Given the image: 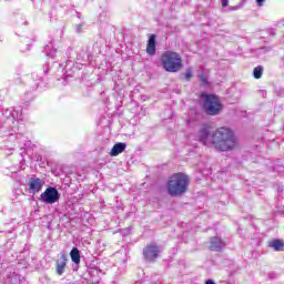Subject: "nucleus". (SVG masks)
<instances>
[{
	"instance_id": "obj_25",
	"label": "nucleus",
	"mask_w": 284,
	"mask_h": 284,
	"mask_svg": "<svg viewBox=\"0 0 284 284\" xmlns=\"http://www.w3.org/2000/svg\"><path fill=\"white\" fill-rule=\"evenodd\" d=\"M204 284H216V282L214 280H206Z\"/></svg>"
},
{
	"instance_id": "obj_18",
	"label": "nucleus",
	"mask_w": 284,
	"mask_h": 284,
	"mask_svg": "<svg viewBox=\"0 0 284 284\" xmlns=\"http://www.w3.org/2000/svg\"><path fill=\"white\" fill-rule=\"evenodd\" d=\"M254 79H261L263 77V67L258 65L253 70Z\"/></svg>"
},
{
	"instance_id": "obj_6",
	"label": "nucleus",
	"mask_w": 284,
	"mask_h": 284,
	"mask_svg": "<svg viewBox=\"0 0 284 284\" xmlns=\"http://www.w3.org/2000/svg\"><path fill=\"white\" fill-rule=\"evenodd\" d=\"M80 69L77 67L74 61L68 60L64 63L54 62L52 68L49 70L51 71L50 74H58V77H63V79H68V77H72L74 74V70Z\"/></svg>"
},
{
	"instance_id": "obj_12",
	"label": "nucleus",
	"mask_w": 284,
	"mask_h": 284,
	"mask_svg": "<svg viewBox=\"0 0 284 284\" xmlns=\"http://www.w3.org/2000/svg\"><path fill=\"white\" fill-rule=\"evenodd\" d=\"M223 247H225V242L223 240H221V237L215 236V237L211 239L210 250L212 252H221V250H223Z\"/></svg>"
},
{
	"instance_id": "obj_17",
	"label": "nucleus",
	"mask_w": 284,
	"mask_h": 284,
	"mask_svg": "<svg viewBox=\"0 0 284 284\" xmlns=\"http://www.w3.org/2000/svg\"><path fill=\"white\" fill-rule=\"evenodd\" d=\"M71 261L75 263V265H79L81 263V253L79 252V248L73 247L70 252Z\"/></svg>"
},
{
	"instance_id": "obj_21",
	"label": "nucleus",
	"mask_w": 284,
	"mask_h": 284,
	"mask_svg": "<svg viewBox=\"0 0 284 284\" xmlns=\"http://www.w3.org/2000/svg\"><path fill=\"white\" fill-rule=\"evenodd\" d=\"M83 26H84L83 23L77 24L75 26V31L77 32H83Z\"/></svg>"
},
{
	"instance_id": "obj_1",
	"label": "nucleus",
	"mask_w": 284,
	"mask_h": 284,
	"mask_svg": "<svg viewBox=\"0 0 284 284\" xmlns=\"http://www.w3.org/2000/svg\"><path fill=\"white\" fill-rule=\"evenodd\" d=\"M23 112L14 108L3 110L0 114V150L10 156L17 148L23 152L31 148L32 141L21 134Z\"/></svg>"
},
{
	"instance_id": "obj_22",
	"label": "nucleus",
	"mask_w": 284,
	"mask_h": 284,
	"mask_svg": "<svg viewBox=\"0 0 284 284\" xmlns=\"http://www.w3.org/2000/svg\"><path fill=\"white\" fill-rule=\"evenodd\" d=\"M230 0H222V8H227Z\"/></svg>"
},
{
	"instance_id": "obj_23",
	"label": "nucleus",
	"mask_w": 284,
	"mask_h": 284,
	"mask_svg": "<svg viewBox=\"0 0 284 284\" xmlns=\"http://www.w3.org/2000/svg\"><path fill=\"white\" fill-rule=\"evenodd\" d=\"M257 6L261 8L263 3H265V0H256Z\"/></svg>"
},
{
	"instance_id": "obj_8",
	"label": "nucleus",
	"mask_w": 284,
	"mask_h": 284,
	"mask_svg": "<svg viewBox=\"0 0 284 284\" xmlns=\"http://www.w3.org/2000/svg\"><path fill=\"white\" fill-rule=\"evenodd\" d=\"M60 199L61 193H59V190L54 186L47 187L45 191L40 194V200L42 203H45V205H54V203H59Z\"/></svg>"
},
{
	"instance_id": "obj_9",
	"label": "nucleus",
	"mask_w": 284,
	"mask_h": 284,
	"mask_svg": "<svg viewBox=\"0 0 284 284\" xmlns=\"http://www.w3.org/2000/svg\"><path fill=\"white\" fill-rule=\"evenodd\" d=\"M43 185H45V181L43 179L37 178V175H32L28 180L29 194H39V192L43 190Z\"/></svg>"
},
{
	"instance_id": "obj_14",
	"label": "nucleus",
	"mask_w": 284,
	"mask_h": 284,
	"mask_svg": "<svg viewBox=\"0 0 284 284\" xmlns=\"http://www.w3.org/2000/svg\"><path fill=\"white\" fill-rule=\"evenodd\" d=\"M268 247L274 250V252H284V241L281 239H275L268 243Z\"/></svg>"
},
{
	"instance_id": "obj_16",
	"label": "nucleus",
	"mask_w": 284,
	"mask_h": 284,
	"mask_svg": "<svg viewBox=\"0 0 284 284\" xmlns=\"http://www.w3.org/2000/svg\"><path fill=\"white\" fill-rule=\"evenodd\" d=\"M126 144L123 142H118L110 152L111 156H119V154H122V152H125Z\"/></svg>"
},
{
	"instance_id": "obj_15",
	"label": "nucleus",
	"mask_w": 284,
	"mask_h": 284,
	"mask_svg": "<svg viewBox=\"0 0 284 284\" xmlns=\"http://www.w3.org/2000/svg\"><path fill=\"white\" fill-rule=\"evenodd\" d=\"M43 52L50 59H54V57H57L58 50H57V48H54V43L53 42H49L48 44L44 45Z\"/></svg>"
},
{
	"instance_id": "obj_4",
	"label": "nucleus",
	"mask_w": 284,
	"mask_h": 284,
	"mask_svg": "<svg viewBox=\"0 0 284 284\" xmlns=\"http://www.w3.org/2000/svg\"><path fill=\"white\" fill-rule=\"evenodd\" d=\"M50 64L43 67L42 72H33L26 81V88L28 92H37L39 88H45L48 85V74H50Z\"/></svg>"
},
{
	"instance_id": "obj_5",
	"label": "nucleus",
	"mask_w": 284,
	"mask_h": 284,
	"mask_svg": "<svg viewBox=\"0 0 284 284\" xmlns=\"http://www.w3.org/2000/svg\"><path fill=\"white\" fill-rule=\"evenodd\" d=\"M163 68L166 72H179L183 69V59L181 54L174 51H166L162 55Z\"/></svg>"
},
{
	"instance_id": "obj_2",
	"label": "nucleus",
	"mask_w": 284,
	"mask_h": 284,
	"mask_svg": "<svg viewBox=\"0 0 284 284\" xmlns=\"http://www.w3.org/2000/svg\"><path fill=\"white\" fill-rule=\"evenodd\" d=\"M197 140L203 145H214L219 152H230V150H234L239 144L234 132L225 126L210 134V128L203 125L197 132Z\"/></svg>"
},
{
	"instance_id": "obj_26",
	"label": "nucleus",
	"mask_w": 284,
	"mask_h": 284,
	"mask_svg": "<svg viewBox=\"0 0 284 284\" xmlns=\"http://www.w3.org/2000/svg\"><path fill=\"white\" fill-rule=\"evenodd\" d=\"M230 10H233V11H235V10H241V7H239V6L231 7Z\"/></svg>"
},
{
	"instance_id": "obj_27",
	"label": "nucleus",
	"mask_w": 284,
	"mask_h": 284,
	"mask_svg": "<svg viewBox=\"0 0 284 284\" xmlns=\"http://www.w3.org/2000/svg\"><path fill=\"white\" fill-rule=\"evenodd\" d=\"M0 103H1V100H0Z\"/></svg>"
},
{
	"instance_id": "obj_3",
	"label": "nucleus",
	"mask_w": 284,
	"mask_h": 284,
	"mask_svg": "<svg viewBox=\"0 0 284 284\" xmlns=\"http://www.w3.org/2000/svg\"><path fill=\"white\" fill-rule=\"evenodd\" d=\"M187 185H190V178L183 173H178L169 180L168 192L171 196H181L187 192Z\"/></svg>"
},
{
	"instance_id": "obj_11",
	"label": "nucleus",
	"mask_w": 284,
	"mask_h": 284,
	"mask_svg": "<svg viewBox=\"0 0 284 284\" xmlns=\"http://www.w3.org/2000/svg\"><path fill=\"white\" fill-rule=\"evenodd\" d=\"M67 265L68 257L62 254L55 262V274H58V276H63V274H65Z\"/></svg>"
},
{
	"instance_id": "obj_24",
	"label": "nucleus",
	"mask_w": 284,
	"mask_h": 284,
	"mask_svg": "<svg viewBox=\"0 0 284 284\" xmlns=\"http://www.w3.org/2000/svg\"><path fill=\"white\" fill-rule=\"evenodd\" d=\"M200 80L202 81V83H207V79L203 75L200 77Z\"/></svg>"
},
{
	"instance_id": "obj_20",
	"label": "nucleus",
	"mask_w": 284,
	"mask_h": 284,
	"mask_svg": "<svg viewBox=\"0 0 284 284\" xmlns=\"http://www.w3.org/2000/svg\"><path fill=\"white\" fill-rule=\"evenodd\" d=\"M270 50H272V48L262 47V48L257 49V54H265L266 52H270Z\"/></svg>"
},
{
	"instance_id": "obj_19",
	"label": "nucleus",
	"mask_w": 284,
	"mask_h": 284,
	"mask_svg": "<svg viewBox=\"0 0 284 284\" xmlns=\"http://www.w3.org/2000/svg\"><path fill=\"white\" fill-rule=\"evenodd\" d=\"M192 77H193L192 68H187V69L185 70V73H184V79H185L186 81H190V80L192 79Z\"/></svg>"
},
{
	"instance_id": "obj_13",
	"label": "nucleus",
	"mask_w": 284,
	"mask_h": 284,
	"mask_svg": "<svg viewBox=\"0 0 284 284\" xmlns=\"http://www.w3.org/2000/svg\"><path fill=\"white\" fill-rule=\"evenodd\" d=\"M146 53H149L150 57H154V54H156V36L155 34H151L148 40Z\"/></svg>"
},
{
	"instance_id": "obj_7",
	"label": "nucleus",
	"mask_w": 284,
	"mask_h": 284,
	"mask_svg": "<svg viewBox=\"0 0 284 284\" xmlns=\"http://www.w3.org/2000/svg\"><path fill=\"white\" fill-rule=\"evenodd\" d=\"M203 108L206 114H210V116H216V114H221L223 104L221 103L219 97L214 94H207L204 97Z\"/></svg>"
},
{
	"instance_id": "obj_10",
	"label": "nucleus",
	"mask_w": 284,
	"mask_h": 284,
	"mask_svg": "<svg viewBox=\"0 0 284 284\" xmlns=\"http://www.w3.org/2000/svg\"><path fill=\"white\" fill-rule=\"evenodd\" d=\"M159 254H161V248L154 244L148 245L143 250V256L146 261H156Z\"/></svg>"
}]
</instances>
